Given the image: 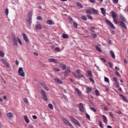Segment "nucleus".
I'll return each instance as SVG.
<instances>
[{"label": "nucleus", "mask_w": 128, "mask_h": 128, "mask_svg": "<svg viewBox=\"0 0 128 128\" xmlns=\"http://www.w3.org/2000/svg\"><path fill=\"white\" fill-rule=\"evenodd\" d=\"M24 120H25V122H26V124H28L30 122V120H28V116H24Z\"/></svg>", "instance_id": "b1692460"}, {"label": "nucleus", "mask_w": 128, "mask_h": 128, "mask_svg": "<svg viewBox=\"0 0 128 128\" xmlns=\"http://www.w3.org/2000/svg\"><path fill=\"white\" fill-rule=\"evenodd\" d=\"M40 92H41V94H42V96L44 100H45V102H48V96H46V92H44L42 90H41Z\"/></svg>", "instance_id": "20e7f679"}, {"label": "nucleus", "mask_w": 128, "mask_h": 128, "mask_svg": "<svg viewBox=\"0 0 128 128\" xmlns=\"http://www.w3.org/2000/svg\"><path fill=\"white\" fill-rule=\"evenodd\" d=\"M120 22H126V18H124V17L122 16H120Z\"/></svg>", "instance_id": "6ab92c4d"}, {"label": "nucleus", "mask_w": 128, "mask_h": 128, "mask_svg": "<svg viewBox=\"0 0 128 128\" xmlns=\"http://www.w3.org/2000/svg\"><path fill=\"white\" fill-rule=\"evenodd\" d=\"M24 102L26 104H28V98H24Z\"/></svg>", "instance_id": "a19ab883"}, {"label": "nucleus", "mask_w": 128, "mask_h": 128, "mask_svg": "<svg viewBox=\"0 0 128 128\" xmlns=\"http://www.w3.org/2000/svg\"><path fill=\"white\" fill-rule=\"evenodd\" d=\"M74 28H78V23L74 22Z\"/></svg>", "instance_id": "79ce46f5"}, {"label": "nucleus", "mask_w": 128, "mask_h": 128, "mask_svg": "<svg viewBox=\"0 0 128 128\" xmlns=\"http://www.w3.org/2000/svg\"><path fill=\"white\" fill-rule=\"evenodd\" d=\"M68 19L70 22H72L73 20V19L70 16H68Z\"/></svg>", "instance_id": "338daca9"}, {"label": "nucleus", "mask_w": 128, "mask_h": 128, "mask_svg": "<svg viewBox=\"0 0 128 128\" xmlns=\"http://www.w3.org/2000/svg\"><path fill=\"white\" fill-rule=\"evenodd\" d=\"M87 16L88 18H89V20H92V16L90 15H87Z\"/></svg>", "instance_id": "bf43d9fd"}, {"label": "nucleus", "mask_w": 128, "mask_h": 128, "mask_svg": "<svg viewBox=\"0 0 128 128\" xmlns=\"http://www.w3.org/2000/svg\"><path fill=\"white\" fill-rule=\"evenodd\" d=\"M76 4L77 6H79L80 8H84V6H82V4L80 3L79 2H78Z\"/></svg>", "instance_id": "7c9ffc66"}, {"label": "nucleus", "mask_w": 128, "mask_h": 128, "mask_svg": "<svg viewBox=\"0 0 128 128\" xmlns=\"http://www.w3.org/2000/svg\"><path fill=\"white\" fill-rule=\"evenodd\" d=\"M42 25H40V24H37L35 26V29L36 30H42Z\"/></svg>", "instance_id": "f3484780"}, {"label": "nucleus", "mask_w": 128, "mask_h": 128, "mask_svg": "<svg viewBox=\"0 0 128 128\" xmlns=\"http://www.w3.org/2000/svg\"><path fill=\"white\" fill-rule=\"evenodd\" d=\"M55 50L56 52H60V48H55Z\"/></svg>", "instance_id": "603ef678"}, {"label": "nucleus", "mask_w": 128, "mask_h": 128, "mask_svg": "<svg viewBox=\"0 0 128 128\" xmlns=\"http://www.w3.org/2000/svg\"><path fill=\"white\" fill-rule=\"evenodd\" d=\"M92 38H96V36H97L96 34H92Z\"/></svg>", "instance_id": "5fc2aeb1"}, {"label": "nucleus", "mask_w": 128, "mask_h": 128, "mask_svg": "<svg viewBox=\"0 0 128 128\" xmlns=\"http://www.w3.org/2000/svg\"><path fill=\"white\" fill-rule=\"evenodd\" d=\"M54 70H55L56 72H60V68H54Z\"/></svg>", "instance_id": "13d9d810"}, {"label": "nucleus", "mask_w": 128, "mask_h": 128, "mask_svg": "<svg viewBox=\"0 0 128 128\" xmlns=\"http://www.w3.org/2000/svg\"><path fill=\"white\" fill-rule=\"evenodd\" d=\"M115 74H116V76H120V72H118L116 71L115 72Z\"/></svg>", "instance_id": "49530a36"}, {"label": "nucleus", "mask_w": 128, "mask_h": 128, "mask_svg": "<svg viewBox=\"0 0 128 128\" xmlns=\"http://www.w3.org/2000/svg\"><path fill=\"white\" fill-rule=\"evenodd\" d=\"M62 120L64 122V124H65L66 126H70V128H74V126H72V125L70 122L68 120H66V118H62Z\"/></svg>", "instance_id": "7ed1b4c3"}, {"label": "nucleus", "mask_w": 128, "mask_h": 128, "mask_svg": "<svg viewBox=\"0 0 128 128\" xmlns=\"http://www.w3.org/2000/svg\"><path fill=\"white\" fill-rule=\"evenodd\" d=\"M108 44H112V40L108 39Z\"/></svg>", "instance_id": "0e129e2a"}, {"label": "nucleus", "mask_w": 128, "mask_h": 128, "mask_svg": "<svg viewBox=\"0 0 128 128\" xmlns=\"http://www.w3.org/2000/svg\"><path fill=\"white\" fill-rule=\"evenodd\" d=\"M115 86L117 88H120V84H118V82H116L115 83Z\"/></svg>", "instance_id": "8fccbe9b"}, {"label": "nucleus", "mask_w": 128, "mask_h": 128, "mask_svg": "<svg viewBox=\"0 0 128 128\" xmlns=\"http://www.w3.org/2000/svg\"><path fill=\"white\" fill-rule=\"evenodd\" d=\"M46 24H52V20H48Z\"/></svg>", "instance_id": "ea45409f"}, {"label": "nucleus", "mask_w": 128, "mask_h": 128, "mask_svg": "<svg viewBox=\"0 0 128 128\" xmlns=\"http://www.w3.org/2000/svg\"><path fill=\"white\" fill-rule=\"evenodd\" d=\"M96 28L94 26H92V27H90V28H89L90 30V32H94V30Z\"/></svg>", "instance_id": "c85d7f7f"}, {"label": "nucleus", "mask_w": 128, "mask_h": 128, "mask_svg": "<svg viewBox=\"0 0 128 128\" xmlns=\"http://www.w3.org/2000/svg\"><path fill=\"white\" fill-rule=\"evenodd\" d=\"M111 14H112V18H116V16H118V14H116V12L112 11L111 12Z\"/></svg>", "instance_id": "a211bd4d"}, {"label": "nucleus", "mask_w": 128, "mask_h": 128, "mask_svg": "<svg viewBox=\"0 0 128 128\" xmlns=\"http://www.w3.org/2000/svg\"><path fill=\"white\" fill-rule=\"evenodd\" d=\"M86 90L87 92H90L92 90V88L89 87H88Z\"/></svg>", "instance_id": "f704fd0d"}, {"label": "nucleus", "mask_w": 128, "mask_h": 128, "mask_svg": "<svg viewBox=\"0 0 128 128\" xmlns=\"http://www.w3.org/2000/svg\"><path fill=\"white\" fill-rule=\"evenodd\" d=\"M114 4H118V0H112Z\"/></svg>", "instance_id": "e2e57ef3"}, {"label": "nucleus", "mask_w": 128, "mask_h": 128, "mask_svg": "<svg viewBox=\"0 0 128 128\" xmlns=\"http://www.w3.org/2000/svg\"><path fill=\"white\" fill-rule=\"evenodd\" d=\"M87 74H88V76H90V78H92V71L90 70L87 71Z\"/></svg>", "instance_id": "bb28decb"}, {"label": "nucleus", "mask_w": 128, "mask_h": 128, "mask_svg": "<svg viewBox=\"0 0 128 128\" xmlns=\"http://www.w3.org/2000/svg\"><path fill=\"white\" fill-rule=\"evenodd\" d=\"M110 54L112 58H116V55L114 54V52L112 50L110 51Z\"/></svg>", "instance_id": "393cba45"}, {"label": "nucleus", "mask_w": 128, "mask_h": 128, "mask_svg": "<svg viewBox=\"0 0 128 128\" xmlns=\"http://www.w3.org/2000/svg\"><path fill=\"white\" fill-rule=\"evenodd\" d=\"M113 19H114V24H118V20H116V18H113Z\"/></svg>", "instance_id": "6e6d98bb"}, {"label": "nucleus", "mask_w": 128, "mask_h": 128, "mask_svg": "<svg viewBox=\"0 0 128 128\" xmlns=\"http://www.w3.org/2000/svg\"><path fill=\"white\" fill-rule=\"evenodd\" d=\"M96 94V96H100V92H98V90H95Z\"/></svg>", "instance_id": "c03bdc74"}, {"label": "nucleus", "mask_w": 128, "mask_h": 128, "mask_svg": "<svg viewBox=\"0 0 128 128\" xmlns=\"http://www.w3.org/2000/svg\"><path fill=\"white\" fill-rule=\"evenodd\" d=\"M120 96H122V98L124 102H128V99H126V98H124V95L120 94Z\"/></svg>", "instance_id": "c756f323"}, {"label": "nucleus", "mask_w": 128, "mask_h": 128, "mask_svg": "<svg viewBox=\"0 0 128 128\" xmlns=\"http://www.w3.org/2000/svg\"><path fill=\"white\" fill-rule=\"evenodd\" d=\"M102 116L103 118L104 122L105 124H108V118H106V117L104 116V115H102Z\"/></svg>", "instance_id": "4be33fe9"}, {"label": "nucleus", "mask_w": 128, "mask_h": 128, "mask_svg": "<svg viewBox=\"0 0 128 128\" xmlns=\"http://www.w3.org/2000/svg\"><path fill=\"white\" fill-rule=\"evenodd\" d=\"M92 14H98V10H96L94 8H92Z\"/></svg>", "instance_id": "aec40b11"}, {"label": "nucleus", "mask_w": 128, "mask_h": 128, "mask_svg": "<svg viewBox=\"0 0 128 128\" xmlns=\"http://www.w3.org/2000/svg\"><path fill=\"white\" fill-rule=\"evenodd\" d=\"M89 80L92 82H94V78H92L90 77L89 78Z\"/></svg>", "instance_id": "864d4df0"}, {"label": "nucleus", "mask_w": 128, "mask_h": 128, "mask_svg": "<svg viewBox=\"0 0 128 128\" xmlns=\"http://www.w3.org/2000/svg\"><path fill=\"white\" fill-rule=\"evenodd\" d=\"M100 60L103 62H106V60L104 58H100Z\"/></svg>", "instance_id": "3c124183"}, {"label": "nucleus", "mask_w": 128, "mask_h": 128, "mask_svg": "<svg viewBox=\"0 0 128 128\" xmlns=\"http://www.w3.org/2000/svg\"><path fill=\"white\" fill-rule=\"evenodd\" d=\"M76 92L78 94L79 96H82V92L78 90V88H75Z\"/></svg>", "instance_id": "f8f14e48"}, {"label": "nucleus", "mask_w": 128, "mask_h": 128, "mask_svg": "<svg viewBox=\"0 0 128 128\" xmlns=\"http://www.w3.org/2000/svg\"><path fill=\"white\" fill-rule=\"evenodd\" d=\"M108 64L110 66V68H112V64L110 62H108Z\"/></svg>", "instance_id": "774afa93"}, {"label": "nucleus", "mask_w": 128, "mask_h": 128, "mask_svg": "<svg viewBox=\"0 0 128 128\" xmlns=\"http://www.w3.org/2000/svg\"><path fill=\"white\" fill-rule=\"evenodd\" d=\"M18 72L20 76H26V74H24V70L22 69V68H20L18 70Z\"/></svg>", "instance_id": "39448f33"}, {"label": "nucleus", "mask_w": 128, "mask_h": 128, "mask_svg": "<svg viewBox=\"0 0 128 128\" xmlns=\"http://www.w3.org/2000/svg\"><path fill=\"white\" fill-rule=\"evenodd\" d=\"M120 26H122V28H126V24L124 23V22H119Z\"/></svg>", "instance_id": "4468645a"}, {"label": "nucleus", "mask_w": 128, "mask_h": 128, "mask_svg": "<svg viewBox=\"0 0 128 128\" xmlns=\"http://www.w3.org/2000/svg\"><path fill=\"white\" fill-rule=\"evenodd\" d=\"M90 110H92V112H96V108H94L90 107Z\"/></svg>", "instance_id": "58836bf2"}, {"label": "nucleus", "mask_w": 128, "mask_h": 128, "mask_svg": "<svg viewBox=\"0 0 128 128\" xmlns=\"http://www.w3.org/2000/svg\"><path fill=\"white\" fill-rule=\"evenodd\" d=\"M96 50H98V52H102V50L100 47H98V46H96Z\"/></svg>", "instance_id": "473e14b6"}, {"label": "nucleus", "mask_w": 128, "mask_h": 128, "mask_svg": "<svg viewBox=\"0 0 128 128\" xmlns=\"http://www.w3.org/2000/svg\"><path fill=\"white\" fill-rule=\"evenodd\" d=\"M90 2H92V4H96V0H89Z\"/></svg>", "instance_id": "680f3d73"}, {"label": "nucleus", "mask_w": 128, "mask_h": 128, "mask_svg": "<svg viewBox=\"0 0 128 128\" xmlns=\"http://www.w3.org/2000/svg\"><path fill=\"white\" fill-rule=\"evenodd\" d=\"M2 62L3 64H5V66L7 67V68H10V66L8 65V63L6 62V60L4 59H2Z\"/></svg>", "instance_id": "dca6fc26"}, {"label": "nucleus", "mask_w": 128, "mask_h": 128, "mask_svg": "<svg viewBox=\"0 0 128 128\" xmlns=\"http://www.w3.org/2000/svg\"><path fill=\"white\" fill-rule=\"evenodd\" d=\"M40 66H42L43 68H46V64H45L41 63Z\"/></svg>", "instance_id": "69168bd1"}, {"label": "nucleus", "mask_w": 128, "mask_h": 128, "mask_svg": "<svg viewBox=\"0 0 128 128\" xmlns=\"http://www.w3.org/2000/svg\"><path fill=\"white\" fill-rule=\"evenodd\" d=\"M101 12H102V14L104 16H106V9H104V8H100Z\"/></svg>", "instance_id": "2eb2a0df"}, {"label": "nucleus", "mask_w": 128, "mask_h": 128, "mask_svg": "<svg viewBox=\"0 0 128 128\" xmlns=\"http://www.w3.org/2000/svg\"><path fill=\"white\" fill-rule=\"evenodd\" d=\"M106 22L108 24V26H110L111 28L113 30H114V28H116V27H114V24H112V22H110V21L109 20H106Z\"/></svg>", "instance_id": "6e6552de"}, {"label": "nucleus", "mask_w": 128, "mask_h": 128, "mask_svg": "<svg viewBox=\"0 0 128 128\" xmlns=\"http://www.w3.org/2000/svg\"><path fill=\"white\" fill-rule=\"evenodd\" d=\"M54 80H55V82H56L57 84H63L64 82L62 80H60L58 78H55L54 79Z\"/></svg>", "instance_id": "9b49d317"}, {"label": "nucleus", "mask_w": 128, "mask_h": 128, "mask_svg": "<svg viewBox=\"0 0 128 128\" xmlns=\"http://www.w3.org/2000/svg\"><path fill=\"white\" fill-rule=\"evenodd\" d=\"M115 82H118V78L114 77L113 78Z\"/></svg>", "instance_id": "052dcab7"}, {"label": "nucleus", "mask_w": 128, "mask_h": 128, "mask_svg": "<svg viewBox=\"0 0 128 128\" xmlns=\"http://www.w3.org/2000/svg\"><path fill=\"white\" fill-rule=\"evenodd\" d=\"M62 38H68V35L65 34H62Z\"/></svg>", "instance_id": "5701e85b"}, {"label": "nucleus", "mask_w": 128, "mask_h": 128, "mask_svg": "<svg viewBox=\"0 0 128 128\" xmlns=\"http://www.w3.org/2000/svg\"><path fill=\"white\" fill-rule=\"evenodd\" d=\"M60 66H61L62 70H66V65L64 64H62L60 65Z\"/></svg>", "instance_id": "412c9836"}, {"label": "nucleus", "mask_w": 128, "mask_h": 128, "mask_svg": "<svg viewBox=\"0 0 128 128\" xmlns=\"http://www.w3.org/2000/svg\"><path fill=\"white\" fill-rule=\"evenodd\" d=\"M48 61L50 62H54V64H58V61L56 60V59L54 58H49Z\"/></svg>", "instance_id": "ddd939ff"}, {"label": "nucleus", "mask_w": 128, "mask_h": 128, "mask_svg": "<svg viewBox=\"0 0 128 128\" xmlns=\"http://www.w3.org/2000/svg\"><path fill=\"white\" fill-rule=\"evenodd\" d=\"M70 120L75 124H76V126H80V122L74 119V118H72V116H70Z\"/></svg>", "instance_id": "0eeeda50"}, {"label": "nucleus", "mask_w": 128, "mask_h": 128, "mask_svg": "<svg viewBox=\"0 0 128 128\" xmlns=\"http://www.w3.org/2000/svg\"><path fill=\"white\" fill-rule=\"evenodd\" d=\"M5 14H6V16H8V8L6 9Z\"/></svg>", "instance_id": "37998d69"}, {"label": "nucleus", "mask_w": 128, "mask_h": 128, "mask_svg": "<svg viewBox=\"0 0 128 128\" xmlns=\"http://www.w3.org/2000/svg\"><path fill=\"white\" fill-rule=\"evenodd\" d=\"M0 56L2 58H4V52L2 51H0Z\"/></svg>", "instance_id": "4c0bfd02"}, {"label": "nucleus", "mask_w": 128, "mask_h": 128, "mask_svg": "<svg viewBox=\"0 0 128 128\" xmlns=\"http://www.w3.org/2000/svg\"><path fill=\"white\" fill-rule=\"evenodd\" d=\"M18 41L20 44L21 46L22 45V43L20 39L18 37H16L15 36H13V42L15 46H18Z\"/></svg>", "instance_id": "f03ea898"}, {"label": "nucleus", "mask_w": 128, "mask_h": 128, "mask_svg": "<svg viewBox=\"0 0 128 128\" xmlns=\"http://www.w3.org/2000/svg\"><path fill=\"white\" fill-rule=\"evenodd\" d=\"M37 20H42V18L40 16H38L37 17Z\"/></svg>", "instance_id": "09e8293b"}, {"label": "nucleus", "mask_w": 128, "mask_h": 128, "mask_svg": "<svg viewBox=\"0 0 128 128\" xmlns=\"http://www.w3.org/2000/svg\"><path fill=\"white\" fill-rule=\"evenodd\" d=\"M22 36L24 40H25L26 42H28V36L24 33H22Z\"/></svg>", "instance_id": "1a4fd4ad"}, {"label": "nucleus", "mask_w": 128, "mask_h": 128, "mask_svg": "<svg viewBox=\"0 0 128 128\" xmlns=\"http://www.w3.org/2000/svg\"><path fill=\"white\" fill-rule=\"evenodd\" d=\"M104 81L106 82H110V80H108V78L104 77Z\"/></svg>", "instance_id": "a18cd8bd"}, {"label": "nucleus", "mask_w": 128, "mask_h": 128, "mask_svg": "<svg viewBox=\"0 0 128 128\" xmlns=\"http://www.w3.org/2000/svg\"><path fill=\"white\" fill-rule=\"evenodd\" d=\"M80 72H82V70H80V69H78L76 71V72H72V74L75 78H85L84 76V74H82L80 75Z\"/></svg>", "instance_id": "f257e3e1"}, {"label": "nucleus", "mask_w": 128, "mask_h": 128, "mask_svg": "<svg viewBox=\"0 0 128 128\" xmlns=\"http://www.w3.org/2000/svg\"><path fill=\"white\" fill-rule=\"evenodd\" d=\"M79 110L80 112H84V106L82 103L79 104Z\"/></svg>", "instance_id": "423d86ee"}, {"label": "nucleus", "mask_w": 128, "mask_h": 128, "mask_svg": "<svg viewBox=\"0 0 128 128\" xmlns=\"http://www.w3.org/2000/svg\"><path fill=\"white\" fill-rule=\"evenodd\" d=\"M41 86H42V88H43L44 90H46L47 92H48V90H50V88H48L47 86L46 85L44 84V83H40Z\"/></svg>", "instance_id": "9d476101"}, {"label": "nucleus", "mask_w": 128, "mask_h": 128, "mask_svg": "<svg viewBox=\"0 0 128 128\" xmlns=\"http://www.w3.org/2000/svg\"><path fill=\"white\" fill-rule=\"evenodd\" d=\"M86 117L88 118V120L90 119V115H88V113L86 114Z\"/></svg>", "instance_id": "4d7b16f0"}, {"label": "nucleus", "mask_w": 128, "mask_h": 128, "mask_svg": "<svg viewBox=\"0 0 128 128\" xmlns=\"http://www.w3.org/2000/svg\"><path fill=\"white\" fill-rule=\"evenodd\" d=\"M99 122L100 128H104V126H102V121H100Z\"/></svg>", "instance_id": "de8ad7c7"}, {"label": "nucleus", "mask_w": 128, "mask_h": 128, "mask_svg": "<svg viewBox=\"0 0 128 128\" xmlns=\"http://www.w3.org/2000/svg\"><path fill=\"white\" fill-rule=\"evenodd\" d=\"M81 18L82 20H87L88 18L86 16H81Z\"/></svg>", "instance_id": "c9c22d12"}, {"label": "nucleus", "mask_w": 128, "mask_h": 128, "mask_svg": "<svg viewBox=\"0 0 128 128\" xmlns=\"http://www.w3.org/2000/svg\"><path fill=\"white\" fill-rule=\"evenodd\" d=\"M86 13L88 14H92V12L90 10H87Z\"/></svg>", "instance_id": "e433bc0d"}, {"label": "nucleus", "mask_w": 128, "mask_h": 128, "mask_svg": "<svg viewBox=\"0 0 128 128\" xmlns=\"http://www.w3.org/2000/svg\"><path fill=\"white\" fill-rule=\"evenodd\" d=\"M6 116L8 118H12V112H8L6 114Z\"/></svg>", "instance_id": "a878e982"}, {"label": "nucleus", "mask_w": 128, "mask_h": 128, "mask_svg": "<svg viewBox=\"0 0 128 128\" xmlns=\"http://www.w3.org/2000/svg\"><path fill=\"white\" fill-rule=\"evenodd\" d=\"M70 72V70H66L64 72V76H68V74Z\"/></svg>", "instance_id": "cd10ccee"}, {"label": "nucleus", "mask_w": 128, "mask_h": 128, "mask_svg": "<svg viewBox=\"0 0 128 128\" xmlns=\"http://www.w3.org/2000/svg\"><path fill=\"white\" fill-rule=\"evenodd\" d=\"M48 106L49 108H50V110H54V106H52V104H48Z\"/></svg>", "instance_id": "72a5a7b5"}, {"label": "nucleus", "mask_w": 128, "mask_h": 128, "mask_svg": "<svg viewBox=\"0 0 128 128\" xmlns=\"http://www.w3.org/2000/svg\"><path fill=\"white\" fill-rule=\"evenodd\" d=\"M28 24H32V17H30L28 20H27Z\"/></svg>", "instance_id": "2f4dec72"}]
</instances>
